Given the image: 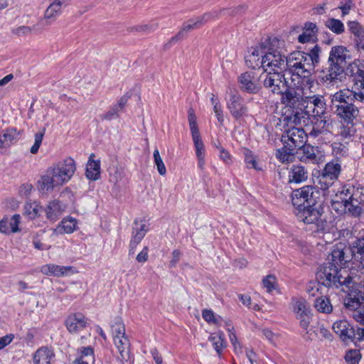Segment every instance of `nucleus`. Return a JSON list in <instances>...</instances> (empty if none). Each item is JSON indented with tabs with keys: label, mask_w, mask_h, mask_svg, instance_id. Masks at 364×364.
Masks as SVG:
<instances>
[{
	"label": "nucleus",
	"mask_w": 364,
	"mask_h": 364,
	"mask_svg": "<svg viewBox=\"0 0 364 364\" xmlns=\"http://www.w3.org/2000/svg\"><path fill=\"white\" fill-rule=\"evenodd\" d=\"M350 89H343L331 95L332 107L345 122L352 123L359 115L357 105L364 104V70H358Z\"/></svg>",
	"instance_id": "f257e3e1"
},
{
	"label": "nucleus",
	"mask_w": 364,
	"mask_h": 364,
	"mask_svg": "<svg viewBox=\"0 0 364 364\" xmlns=\"http://www.w3.org/2000/svg\"><path fill=\"white\" fill-rule=\"evenodd\" d=\"M303 87L283 94L282 103L291 108L303 109L309 114L311 109L314 116L324 115L326 102L323 95H315L314 88L316 85L313 80H304Z\"/></svg>",
	"instance_id": "f03ea898"
},
{
	"label": "nucleus",
	"mask_w": 364,
	"mask_h": 364,
	"mask_svg": "<svg viewBox=\"0 0 364 364\" xmlns=\"http://www.w3.org/2000/svg\"><path fill=\"white\" fill-rule=\"evenodd\" d=\"M321 48L314 46L309 53L295 51L288 55L286 74L291 75L288 89L285 92H291L302 85L304 80H311L309 76L314 66L319 62Z\"/></svg>",
	"instance_id": "7ed1b4c3"
},
{
	"label": "nucleus",
	"mask_w": 364,
	"mask_h": 364,
	"mask_svg": "<svg viewBox=\"0 0 364 364\" xmlns=\"http://www.w3.org/2000/svg\"><path fill=\"white\" fill-rule=\"evenodd\" d=\"M364 188L346 185L341 188L331 201V208L338 214L349 213L358 217L363 212Z\"/></svg>",
	"instance_id": "20e7f679"
},
{
	"label": "nucleus",
	"mask_w": 364,
	"mask_h": 364,
	"mask_svg": "<svg viewBox=\"0 0 364 364\" xmlns=\"http://www.w3.org/2000/svg\"><path fill=\"white\" fill-rule=\"evenodd\" d=\"M76 171V163L71 157L53 164L48 167L38 182V187L42 191H51L70 181Z\"/></svg>",
	"instance_id": "39448f33"
},
{
	"label": "nucleus",
	"mask_w": 364,
	"mask_h": 364,
	"mask_svg": "<svg viewBox=\"0 0 364 364\" xmlns=\"http://www.w3.org/2000/svg\"><path fill=\"white\" fill-rule=\"evenodd\" d=\"M329 261L324 264L316 272V279L319 283L327 287L349 288L352 283L356 282L350 276L349 271L342 268L346 262H336L332 259V255Z\"/></svg>",
	"instance_id": "423d86ee"
},
{
	"label": "nucleus",
	"mask_w": 364,
	"mask_h": 364,
	"mask_svg": "<svg viewBox=\"0 0 364 364\" xmlns=\"http://www.w3.org/2000/svg\"><path fill=\"white\" fill-rule=\"evenodd\" d=\"M348 50L343 46L331 48L328 59L327 67L321 71V80L325 83L341 80L344 76L347 64Z\"/></svg>",
	"instance_id": "0eeeda50"
},
{
	"label": "nucleus",
	"mask_w": 364,
	"mask_h": 364,
	"mask_svg": "<svg viewBox=\"0 0 364 364\" xmlns=\"http://www.w3.org/2000/svg\"><path fill=\"white\" fill-rule=\"evenodd\" d=\"M332 259L336 262L353 259L358 272L364 274V237L356 239L350 247H337L332 251Z\"/></svg>",
	"instance_id": "6e6552de"
},
{
	"label": "nucleus",
	"mask_w": 364,
	"mask_h": 364,
	"mask_svg": "<svg viewBox=\"0 0 364 364\" xmlns=\"http://www.w3.org/2000/svg\"><path fill=\"white\" fill-rule=\"evenodd\" d=\"M278 43L279 41L274 39L268 43V45H265L262 60V68L264 71L284 72L286 73L288 56H285L281 50L275 48Z\"/></svg>",
	"instance_id": "1a4fd4ad"
},
{
	"label": "nucleus",
	"mask_w": 364,
	"mask_h": 364,
	"mask_svg": "<svg viewBox=\"0 0 364 364\" xmlns=\"http://www.w3.org/2000/svg\"><path fill=\"white\" fill-rule=\"evenodd\" d=\"M295 215L299 221L314 225V232H321L328 229V223L318 210L314 206L303 208L296 210Z\"/></svg>",
	"instance_id": "9d476101"
},
{
	"label": "nucleus",
	"mask_w": 364,
	"mask_h": 364,
	"mask_svg": "<svg viewBox=\"0 0 364 364\" xmlns=\"http://www.w3.org/2000/svg\"><path fill=\"white\" fill-rule=\"evenodd\" d=\"M288 74L284 72L264 71L259 79L262 82L264 87L270 89L274 94H283L288 89L290 81L287 80Z\"/></svg>",
	"instance_id": "9b49d317"
},
{
	"label": "nucleus",
	"mask_w": 364,
	"mask_h": 364,
	"mask_svg": "<svg viewBox=\"0 0 364 364\" xmlns=\"http://www.w3.org/2000/svg\"><path fill=\"white\" fill-rule=\"evenodd\" d=\"M316 189L311 186H305L293 191L291 196L292 204L296 210H299L305 207L314 206L316 203Z\"/></svg>",
	"instance_id": "f8f14e48"
},
{
	"label": "nucleus",
	"mask_w": 364,
	"mask_h": 364,
	"mask_svg": "<svg viewBox=\"0 0 364 364\" xmlns=\"http://www.w3.org/2000/svg\"><path fill=\"white\" fill-rule=\"evenodd\" d=\"M227 107L235 120L241 121L248 115V108L243 98L236 91L230 90Z\"/></svg>",
	"instance_id": "ddd939ff"
},
{
	"label": "nucleus",
	"mask_w": 364,
	"mask_h": 364,
	"mask_svg": "<svg viewBox=\"0 0 364 364\" xmlns=\"http://www.w3.org/2000/svg\"><path fill=\"white\" fill-rule=\"evenodd\" d=\"M291 304L293 311L299 320L300 326L307 330L312 316L308 302L303 298H293Z\"/></svg>",
	"instance_id": "4468645a"
},
{
	"label": "nucleus",
	"mask_w": 364,
	"mask_h": 364,
	"mask_svg": "<svg viewBox=\"0 0 364 364\" xmlns=\"http://www.w3.org/2000/svg\"><path fill=\"white\" fill-rule=\"evenodd\" d=\"M308 135L302 127L286 129L282 136V141L296 149L306 142Z\"/></svg>",
	"instance_id": "2eb2a0df"
},
{
	"label": "nucleus",
	"mask_w": 364,
	"mask_h": 364,
	"mask_svg": "<svg viewBox=\"0 0 364 364\" xmlns=\"http://www.w3.org/2000/svg\"><path fill=\"white\" fill-rule=\"evenodd\" d=\"M65 2V1L54 0L46 9L43 18L40 19L38 22L34 25V29L38 26H42L43 28L45 26H48L55 21L58 16L61 14V8Z\"/></svg>",
	"instance_id": "dca6fc26"
},
{
	"label": "nucleus",
	"mask_w": 364,
	"mask_h": 364,
	"mask_svg": "<svg viewBox=\"0 0 364 364\" xmlns=\"http://www.w3.org/2000/svg\"><path fill=\"white\" fill-rule=\"evenodd\" d=\"M332 127V122L325 115L316 116L312 124L311 131L307 134L308 138L317 139L320 136L329 132Z\"/></svg>",
	"instance_id": "f3484780"
},
{
	"label": "nucleus",
	"mask_w": 364,
	"mask_h": 364,
	"mask_svg": "<svg viewBox=\"0 0 364 364\" xmlns=\"http://www.w3.org/2000/svg\"><path fill=\"white\" fill-rule=\"evenodd\" d=\"M299 157L301 161L310 162L314 164H319L323 161V155L318 146L310 144H304L299 147Z\"/></svg>",
	"instance_id": "a211bd4d"
},
{
	"label": "nucleus",
	"mask_w": 364,
	"mask_h": 364,
	"mask_svg": "<svg viewBox=\"0 0 364 364\" xmlns=\"http://www.w3.org/2000/svg\"><path fill=\"white\" fill-rule=\"evenodd\" d=\"M257 80V77L253 72H245L238 77L240 88L250 94H256L260 90V85Z\"/></svg>",
	"instance_id": "6ab92c4d"
},
{
	"label": "nucleus",
	"mask_w": 364,
	"mask_h": 364,
	"mask_svg": "<svg viewBox=\"0 0 364 364\" xmlns=\"http://www.w3.org/2000/svg\"><path fill=\"white\" fill-rule=\"evenodd\" d=\"M40 272L46 276H53L57 277H66L73 274L77 272L72 266H60L50 263L41 267Z\"/></svg>",
	"instance_id": "aec40b11"
},
{
	"label": "nucleus",
	"mask_w": 364,
	"mask_h": 364,
	"mask_svg": "<svg viewBox=\"0 0 364 364\" xmlns=\"http://www.w3.org/2000/svg\"><path fill=\"white\" fill-rule=\"evenodd\" d=\"M341 166L338 159L327 163L319 179L320 183H324L325 184L324 186H322V188H328V183H327V180H336L341 173Z\"/></svg>",
	"instance_id": "412c9836"
},
{
	"label": "nucleus",
	"mask_w": 364,
	"mask_h": 364,
	"mask_svg": "<svg viewBox=\"0 0 364 364\" xmlns=\"http://www.w3.org/2000/svg\"><path fill=\"white\" fill-rule=\"evenodd\" d=\"M86 324L87 318L82 314H72L65 321V327L70 333L80 332Z\"/></svg>",
	"instance_id": "4be33fe9"
},
{
	"label": "nucleus",
	"mask_w": 364,
	"mask_h": 364,
	"mask_svg": "<svg viewBox=\"0 0 364 364\" xmlns=\"http://www.w3.org/2000/svg\"><path fill=\"white\" fill-rule=\"evenodd\" d=\"M295 110H292L289 114H285L283 117L282 121L284 126L286 129L299 128L305 119V112L303 109H299L297 108H293Z\"/></svg>",
	"instance_id": "5701e85b"
},
{
	"label": "nucleus",
	"mask_w": 364,
	"mask_h": 364,
	"mask_svg": "<svg viewBox=\"0 0 364 364\" xmlns=\"http://www.w3.org/2000/svg\"><path fill=\"white\" fill-rule=\"evenodd\" d=\"M332 328L343 341H351L355 336L353 326L346 320L336 321Z\"/></svg>",
	"instance_id": "b1692460"
},
{
	"label": "nucleus",
	"mask_w": 364,
	"mask_h": 364,
	"mask_svg": "<svg viewBox=\"0 0 364 364\" xmlns=\"http://www.w3.org/2000/svg\"><path fill=\"white\" fill-rule=\"evenodd\" d=\"M114 344L119 353L118 358L122 362H127L130 359V343L127 336L114 337Z\"/></svg>",
	"instance_id": "393cba45"
},
{
	"label": "nucleus",
	"mask_w": 364,
	"mask_h": 364,
	"mask_svg": "<svg viewBox=\"0 0 364 364\" xmlns=\"http://www.w3.org/2000/svg\"><path fill=\"white\" fill-rule=\"evenodd\" d=\"M21 134V132L14 127H9L0 134V148L9 147L16 144Z\"/></svg>",
	"instance_id": "a878e982"
},
{
	"label": "nucleus",
	"mask_w": 364,
	"mask_h": 364,
	"mask_svg": "<svg viewBox=\"0 0 364 364\" xmlns=\"http://www.w3.org/2000/svg\"><path fill=\"white\" fill-rule=\"evenodd\" d=\"M77 228V221L72 217L64 218L58 225L53 229V235H60L73 233Z\"/></svg>",
	"instance_id": "bb28decb"
},
{
	"label": "nucleus",
	"mask_w": 364,
	"mask_h": 364,
	"mask_svg": "<svg viewBox=\"0 0 364 364\" xmlns=\"http://www.w3.org/2000/svg\"><path fill=\"white\" fill-rule=\"evenodd\" d=\"M210 19V14H205L203 16H198L195 19H191L188 22L185 23L178 33V35L173 37L171 41H176L184 32H188L193 29L200 28L204 23L207 22Z\"/></svg>",
	"instance_id": "cd10ccee"
},
{
	"label": "nucleus",
	"mask_w": 364,
	"mask_h": 364,
	"mask_svg": "<svg viewBox=\"0 0 364 364\" xmlns=\"http://www.w3.org/2000/svg\"><path fill=\"white\" fill-rule=\"evenodd\" d=\"M33 360L36 364H53L55 354L51 348L41 347L35 353Z\"/></svg>",
	"instance_id": "c85d7f7f"
},
{
	"label": "nucleus",
	"mask_w": 364,
	"mask_h": 364,
	"mask_svg": "<svg viewBox=\"0 0 364 364\" xmlns=\"http://www.w3.org/2000/svg\"><path fill=\"white\" fill-rule=\"evenodd\" d=\"M264 45H260L255 48L252 52L246 56L245 61L248 67L255 69L262 67L263 51L264 50Z\"/></svg>",
	"instance_id": "c756f323"
},
{
	"label": "nucleus",
	"mask_w": 364,
	"mask_h": 364,
	"mask_svg": "<svg viewBox=\"0 0 364 364\" xmlns=\"http://www.w3.org/2000/svg\"><path fill=\"white\" fill-rule=\"evenodd\" d=\"M66 205L54 200L48 203L46 209V217L50 220H57L65 210Z\"/></svg>",
	"instance_id": "7c9ffc66"
},
{
	"label": "nucleus",
	"mask_w": 364,
	"mask_h": 364,
	"mask_svg": "<svg viewBox=\"0 0 364 364\" xmlns=\"http://www.w3.org/2000/svg\"><path fill=\"white\" fill-rule=\"evenodd\" d=\"M308 178L306 168L301 165H293L289 175V182L299 183Z\"/></svg>",
	"instance_id": "2f4dec72"
},
{
	"label": "nucleus",
	"mask_w": 364,
	"mask_h": 364,
	"mask_svg": "<svg viewBox=\"0 0 364 364\" xmlns=\"http://www.w3.org/2000/svg\"><path fill=\"white\" fill-rule=\"evenodd\" d=\"M344 304L346 306V308L354 310L353 312V318L356 321L364 324V309L359 308L360 302L358 301V299H348L347 300L345 301Z\"/></svg>",
	"instance_id": "473e14b6"
},
{
	"label": "nucleus",
	"mask_w": 364,
	"mask_h": 364,
	"mask_svg": "<svg viewBox=\"0 0 364 364\" xmlns=\"http://www.w3.org/2000/svg\"><path fill=\"white\" fill-rule=\"evenodd\" d=\"M95 155L92 154L87 164L86 176L92 181H96L100 175V162L94 160Z\"/></svg>",
	"instance_id": "72a5a7b5"
},
{
	"label": "nucleus",
	"mask_w": 364,
	"mask_h": 364,
	"mask_svg": "<svg viewBox=\"0 0 364 364\" xmlns=\"http://www.w3.org/2000/svg\"><path fill=\"white\" fill-rule=\"evenodd\" d=\"M149 228L145 222L141 220L134 221V227L132 231V239H134V245L139 244L145 236Z\"/></svg>",
	"instance_id": "f704fd0d"
},
{
	"label": "nucleus",
	"mask_w": 364,
	"mask_h": 364,
	"mask_svg": "<svg viewBox=\"0 0 364 364\" xmlns=\"http://www.w3.org/2000/svg\"><path fill=\"white\" fill-rule=\"evenodd\" d=\"M283 144L282 148L277 150L276 157L282 163H289L292 161L295 149L289 147L287 143H283Z\"/></svg>",
	"instance_id": "c9c22d12"
},
{
	"label": "nucleus",
	"mask_w": 364,
	"mask_h": 364,
	"mask_svg": "<svg viewBox=\"0 0 364 364\" xmlns=\"http://www.w3.org/2000/svg\"><path fill=\"white\" fill-rule=\"evenodd\" d=\"M242 154L245 158V163L247 168H254L257 171H262V167L257 161V157L248 149H242Z\"/></svg>",
	"instance_id": "e433bc0d"
},
{
	"label": "nucleus",
	"mask_w": 364,
	"mask_h": 364,
	"mask_svg": "<svg viewBox=\"0 0 364 364\" xmlns=\"http://www.w3.org/2000/svg\"><path fill=\"white\" fill-rule=\"evenodd\" d=\"M315 309L323 314H330L333 311V306L330 299L326 296H319L314 301Z\"/></svg>",
	"instance_id": "4c0bfd02"
},
{
	"label": "nucleus",
	"mask_w": 364,
	"mask_h": 364,
	"mask_svg": "<svg viewBox=\"0 0 364 364\" xmlns=\"http://www.w3.org/2000/svg\"><path fill=\"white\" fill-rule=\"evenodd\" d=\"M209 340L213 343L215 350L220 355L223 348L225 346L223 333L222 332L212 333Z\"/></svg>",
	"instance_id": "58836bf2"
},
{
	"label": "nucleus",
	"mask_w": 364,
	"mask_h": 364,
	"mask_svg": "<svg viewBox=\"0 0 364 364\" xmlns=\"http://www.w3.org/2000/svg\"><path fill=\"white\" fill-rule=\"evenodd\" d=\"M42 207L36 202L26 203L24 206V214L31 219L36 218L39 215Z\"/></svg>",
	"instance_id": "ea45409f"
},
{
	"label": "nucleus",
	"mask_w": 364,
	"mask_h": 364,
	"mask_svg": "<svg viewBox=\"0 0 364 364\" xmlns=\"http://www.w3.org/2000/svg\"><path fill=\"white\" fill-rule=\"evenodd\" d=\"M113 338L126 336L125 326L121 318H115L114 323L111 325Z\"/></svg>",
	"instance_id": "a19ab883"
},
{
	"label": "nucleus",
	"mask_w": 364,
	"mask_h": 364,
	"mask_svg": "<svg viewBox=\"0 0 364 364\" xmlns=\"http://www.w3.org/2000/svg\"><path fill=\"white\" fill-rule=\"evenodd\" d=\"M326 26L336 34H341L344 31L343 23L340 20L336 18H330L326 21Z\"/></svg>",
	"instance_id": "79ce46f5"
},
{
	"label": "nucleus",
	"mask_w": 364,
	"mask_h": 364,
	"mask_svg": "<svg viewBox=\"0 0 364 364\" xmlns=\"http://www.w3.org/2000/svg\"><path fill=\"white\" fill-rule=\"evenodd\" d=\"M188 119L191 135L200 134L197 124V117L193 108H190L188 111Z\"/></svg>",
	"instance_id": "37998d69"
},
{
	"label": "nucleus",
	"mask_w": 364,
	"mask_h": 364,
	"mask_svg": "<svg viewBox=\"0 0 364 364\" xmlns=\"http://www.w3.org/2000/svg\"><path fill=\"white\" fill-rule=\"evenodd\" d=\"M154 161L155 165L156 166L159 173L161 176H165L166 173V168L160 156L159 151L158 150V149H156L154 151Z\"/></svg>",
	"instance_id": "c03bdc74"
},
{
	"label": "nucleus",
	"mask_w": 364,
	"mask_h": 364,
	"mask_svg": "<svg viewBox=\"0 0 364 364\" xmlns=\"http://www.w3.org/2000/svg\"><path fill=\"white\" fill-rule=\"evenodd\" d=\"M262 284L267 291L271 293L277 287V278L272 274L267 275L263 279Z\"/></svg>",
	"instance_id": "a18cd8bd"
},
{
	"label": "nucleus",
	"mask_w": 364,
	"mask_h": 364,
	"mask_svg": "<svg viewBox=\"0 0 364 364\" xmlns=\"http://www.w3.org/2000/svg\"><path fill=\"white\" fill-rule=\"evenodd\" d=\"M193 141L194 143V146L196 148V153L197 157H200V156H204L205 149L203 143L200 139V134H192Z\"/></svg>",
	"instance_id": "49530a36"
},
{
	"label": "nucleus",
	"mask_w": 364,
	"mask_h": 364,
	"mask_svg": "<svg viewBox=\"0 0 364 364\" xmlns=\"http://www.w3.org/2000/svg\"><path fill=\"white\" fill-rule=\"evenodd\" d=\"M80 353L79 358H82L87 361L95 362L94 349L90 347H82L78 350Z\"/></svg>",
	"instance_id": "de8ad7c7"
},
{
	"label": "nucleus",
	"mask_w": 364,
	"mask_h": 364,
	"mask_svg": "<svg viewBox=\"0 0 364 364\" xmlns=\"http://www.w3.org/2000/svg\"><path fill=\"white\" fill-rule=\"evenodd\" d=\"M360 358V351L357 349L348 350L345 355V360L348 364H358Z\"/></svg>",
	"instance_id": "09e8293b"
},
{
	"label": "nucleus",
	"mask_w": 364,
	"mask_h": 364,
	"mask_svg": "<svg viewBox=\"0 0 364 364\" xmlns=\"http://www.w3.org/2000/svg\"><path fill=\"white\" fill-rule=\"evenodd\" d=\"M42 30H43L42 26L36 27V28L34 29V25L32 27L22 26L18 27L15 30V33L18 36H25V35H29V34L32 33L33 31L37 33Z\"/></svg>",
	"instance_id": "8fccbe9b"
},
{
	"label": "nucleus",
	"mask_w": 364,
	"mask_h": 364,
	"mask_svg": "<svg viewBox=\"0 0 364 364\" xmlns=\"http://www.w3.org/2000/svg\"><path fill=\"white\" fill-rule=\"evenodd\" d=\"M349 30L353 34L354 38L364 35L363 28L356 21H350L348 23Z\"/></svg>",
	"instance_id": "3c124183"
},
{
	"label": "nucleus",
	"mask_w": 364,
	"mask_h": 364,
	"mask_svg": "<svg viewBox=\"0 0 364 364\" xmlns=\"http://www.w3.org/2000/svg\"><path fill=\"white\" fill-rule=\"evenodd\" d=\"M332 153L338 159L346 154V146L340 142H333L331 144Z\"/></svg>",
	"instance_id": "603ef678"
},
{
	"label": "nucleus",
	"mask_w": 364,
	"mask_h": 364,
	"mask_svg": "<svg viewBox=\"0 0 364 364\" xmlns=\"http://www.w3.org/2000/svg\"><path fill=\"white\" fill-rule=\"evenodd\" d=\"M44 134L45 131L43 130L35 134V141L30 150L31 154H35L38 152L39 147L42 143Z\"/></svg>",
	"instance_id": "864d4df0"
},
{
	"label": "nucleus",
	"mask_w": 364,
	"mask_h": 364,
	"mask_svg": "<svg viewBox=\"0 0 364 364\" xmlns=\"http://www.w3.org/2000/svg\"><path fill=\"white\" fill-rule=\"evenodd\" d=\"M203 319L209 323L218 324L219 320L215 317L213 311L205 309L202 312Z\"/></svg>",
	"instance_id": "5fc2aeb1"
},
{
	"label": "nucleus",
	"mask_w": 364,
	"mask_h": 364,
	"mask_svg": "<svg viewBox=\"0 0 364 364\" xmlns=\"http://www.w3.org/2000/svg\"><path fill=\"white\" fill-rule=\"evenodd\" d=\"M120 111L118 108L114 105L110 109H109L106 113L101 116V119L103 120H112L114 119H117L119 117V112Z\"/></svg>",
	"instance_id": "6e6d98bb"
},
{
	"label": "nucleus",
	"mask_w": 364,
	"mask_h": 364,
	"mask_svg": "<svg viewBox=\"0 0 364 364\" xmlns=\"http://www.w3.org/2000/svg\"><path fill=\"white\" fill-rule=\"evenodd\" d=\"M20 219H21L20 215L16 214V215H13V217L11 218L10 221H9L11 233L17 232L20 230L18 228V225L20 223Z\"/></svg>",
	"instance_id": "4d7b16f0"
},
{
	"label": "nucleus",
	"mask_w": 364,
	"mask_h": 364,
	"mask_svg": "<svg viewBox=\"0 0 364 364\" xmlns=\"http://www.w3.org/2000/svg\"><path fill=\"white\" fill-rule=\"evenodd\" d=\"M316 35L304 30L303 33L299 36L298 41L301 43H305L314 41Z\"/></svg>",
	"instance_id": "13d9d810"
},
{
	"label": "nucleus",
	"mask_w": 364,
	"mask_h": 364,
	"mask_svg": "<svg viewBox=\"0 0 364 364\" xmlns=\"http://www.w3.org/2000/svg\"><path fill=\"white\" fill-rule=\"evenodd\" d=\"M159 27V24L156 22H150L147 24L140 26L138 28V31L150 33L156 30Z\"/></svg>",
	"instance_id": "bf43d9fd"
},
{
	"label": "nucleus",
	"mask_w": 364,
	"mask_h": 364,
	"mask_svg": "<svg viewBox=\"0 0 364 364\" xmlns=\"http://www.w3.org/2000/svg\"><path fill=\"white\" fill-rule=\"evenodd\" d=\"M353 6L351 0H345V2H341L338 9L341 10L343 16L348 14Z\"/></svg>",
	"instance_id": "052dcab7"
},
{
	"label": "nucleus",
	"mask_w": 364,
	"mask_h": 364,
	"mask_svg": "<svg viewBox=\"0 0 364 364\" xmlns=\"http://www.w3.org/2000/svg\"><path fill=\"white\" fill-rule=\"evenodd\" d=\"M0 233L5 235L11 234L8 218H3L0 221Z\"/></svg>",
	"instance_id": "680f3d73"
},
{
	"label": "nucleus",
	"mask_w": 364,
	"mask_h": 364,
	"mask_svg": "<svg viewBox=\"0 0 364 364\" xmlns=\"http://www.w3.org/2000/svg\"><path fill=\"white\" fill-rule=\"evenodd\" d=\"M213 110L218 120L222 124L224 122V116L220 103H215V107H213Z\"/></svg>",
	"instance_id": "e2e57ef3"
},
{
	"label": "nucleus",
	"mask_w": 364,
	"mask_h": 364,
	"mask_svg": "<svg viewBox=\"0 0 364 364\" xmlns=\"http://www.w3.org/2000/svg\"><path fill=\"white\" fill-rule=\"evenodd\" d=\"M355 48L359 52H364V34L361 36L354 38Z\"/></svg>",
	"instance_id": "0e129e2a"
},
{
	"label": "nucleus",
	"mask_w": 364,
	"mask_h": 364,
	"mask_svg": "<svg viewBox=\"0 0 364 364\" xmlns=\"http://www.w3.org/2000/svg\"><path fill=\"white\" fill-rule=\"evenodd\" d=\"M32 188H33V186L31 184H28V183L23 184L22 186H21L20 189H19L20 195L22 196L27 197L28 196L30 195V193L32 191Z\"/></svg>",
	"instance_id": "69168bd1"
},
{
	"label": "nucleus",
	"mask_w": 364,
	"mask_h": 364,
	"mask_svg": "<svg viewBox=\"0 0 364 364\" xmlns=\"http://www.w3.org/2000/svg\"><path fill=\"white\" fill-rule=\"evenodd\" d=\"M130 97V95L126 93L118 101L117 104L115 106L118 108V109L121 112L124 107H125L128 100Z\"/></svg>",
	"instance_id": "338daca9"
},
{
	"label": "nucleus",
	"mask_w": 364,
	"mask_h": 364,
	"mask_svg": "<svg viewBox=\"0 0 364 364\" xmlns=\"http://www.w3.org/2000/svg\"><path fill=\"white\" fill-rule=\"evenodd\" d=\"M220 158L226 164L232 161L230 153L223 147L220 148Z\"/></svg>",
	"instance_id": "774afa93"
}]
</instances>
